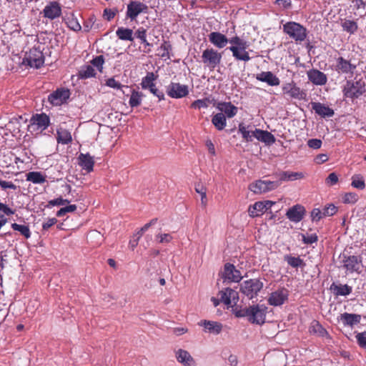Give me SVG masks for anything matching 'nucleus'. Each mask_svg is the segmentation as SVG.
I'll return each mask as SVG.
<instances>
[{"label": "nucleus", "mask_w": 366, "mask_h": 366, "mask_svg": "<svg viewBox=\"0 0 366 366\" xmlns=\"http://www.w3.org/2000/svg\"><path fill=\"white\" fill-rule=\"evenodd\" d=\"M232 44L228 49L232 51V56L238 61H248L250 60L249 53L246 49L249 47V43L237 36L230 39Z\"/></svg>", "instance_id": "1"}, {"label": "nucleus", "mask_w": 366, "mask_h": 366, "mask_svg": "<svg viewBox=\"0 0 366 366\" xmlns=\"http://www.w3.org/2000/svg\"><path fill=\"white\" fill-rule=\"evenodd\" d=\"M263 286V282L259 279H250L243 281L239 285V290L244 295L252 300L257 296Z\"/></svg>", "instance_id": "2"}, {"label": "nucleus", "mask_w": 366, "mask_h": 366, "mask_svg": "<svg viewBox=\"0 0 366 366\" xmlns=\"http://www.w3.org/2000/svg\"><path fill=\"white\" fill-rule=\"evenodd\" d=\"M267 307L264 305H253L248 307V321L252 324L262 325L265 322Z\"/></svg>", "instance_id": "3"}, {"label": "nucleus", "mask_w": 366, "mask_h": 366, "mask_svg": "<svg viewBox=\"0 0 366 366\" xmlns=\"http://www.w3.org/2000/svg\"><path fill=\"white\" fill-rule=\"evenodd\" d=\"M365 91V83L362 79L355 81H347L343 89L345 96L351 99L358 98Z\"/></svg>", "instance_id": "4"}, {"label": "nucleus", "mask_w": 366, "mask_h": 366, "mask_svg": "<svg viewBox=\"0 0 366 366\" xmlns=\"http://www.w3.org/2000/svg\"><path fill=\"white\" fill-rule=\"evenodd\" d=\"M284 31L297 41H302L307 36L306 29L296 22H287L283 26Z\"/></svg>", "instance_id": "5"}, {"label": "nucleus", "mask_w": 366, "mask_h": 366, "mask_svg": "<svg viewBox=\"0 0 366 366\" xmlns=\"http://www.w3.org/2000/svg\"><path fill=\"white\" fill-rule=\"evenodd\" d=\"M148 6L139 1H130L127 6L126 18L130 21H134L142 14H148Z\"/></svg>", "instance_id": "6"}, {"label": "nucleus", "mask_w": 366, "mask_h": 366, "mask_svg": "<svg viewBox=\"0 0 366 366\" xmlns=\"http://www.w3.org/2000/svg\"><path fill=\"white\" fill-rule=\"evenodd\" d=\"M44 62L43 53L36 48H33L26 54L23 59L22 64L29 66L30 67L39 69Z\"/></svg>", "instance_id": "7"}, {"label": "nucleus", "mask_w": 366, "mask_h": 366, "mask_svg": "<svg viewBox=\"0 0 366 366\" xmlns=\"http://www.w3.org/2000/svg\"><path fill=\"white\" fill-rule=\"evenodd\" d=\"M202 62L211 69H214L222 60V54L214 49H207L202 52Z\"/></svg>", "instance_id": "8"}, {"label": "nucleus", "mask_w": 366, "mask_h": 366, "mask_svg": "<svg viewBox=\"0 0 366 366\" xmlns=\"http://www.w3.org/2000/svg\"><path fill=\"white\" fill-rule=\"evenodd\" d=\"M282 92L284 95L291 99L305 100L307 98L306 92L298 87L294 81L285 84L282 86Z\"/></svg>", "instance_id": "9"}, {"label": "nucleus", "mask_w": 366, "mask_h": 366, "mask_svg": "<svg viewBox=\"0 0 366 366\" xmlns=\"http://www.w3.org/2000/svg\"><path fill=\"white\" fill-rule=\"evenodd\" d=\"M49 125V117L46 114L42 113L36 114L32 117L29 125V130L30 132H35L36 130H44Z\"/></svg>", "instance_id": "10"}, {"label": "nucleus", "mask_w": 366, "mask_h": 366, "mask_svg": "<svg viewBox=\"0 0 366 366\" xmlns=\"http://www.w3.org/2000/svg\"><path fill=\"white\" fill-rule=\"evenodd\" d=\"M167 93L172 98H182L189 94L188 86L172 82L167 86Z\"/></svg>", "instance_id": "11"}, {"label": "nucleus", "mask_w": 366, "mask_h": 366, "mask_svg": "<svg viewBox=\"0 0 366 366\" xmlns=\"http://www.w3.org/2000/svg\"><path fill=\"white\" fill-rule=\"evenodd\" d=\"M69 89H58L48 96V102L52 106H61L69 98Z\"/></svg>", "instance_id": "12"}, {"label": "nucleus", "mask_w": 366, "mask_h": 366, "mask_svg": "<svg viewBox=\"0 0 366 366\" xmlns=\"http://www.w3.org/2000/svg\"><path fill=\"white\" fill-rule=\"evenodd\" d=\"M306 214L305 208L301 204H295L288 209L286 217L292 222H300Z\"/></svg>", "instance_id": "13"}, {"label": "nucleus", "mask_w": 366, "mask_h": 366, "mask_svg": "<svg viewBox=\"0 0 366 366\" xmlns=\"http://www.w3.org/2000/svg\"><path fill=\"white\" fill-rule=\"evenodd\" d=\"M274 203L272 201L257 202L249 207L248 212L250 217H254L262 214Z\"/></svg>", "instance_id": "14"}, {"label": "nucleus", "mask_w": 366, "mask_h": 366, "mask_svg": "<svg viewBox=\"0 0 366 366\" xmlns=\"http://www.w3.org/2000/svg\"><path fill=\"white\" fill-rule=\"evenodd\" d=\"M289 296V291L285 288H282L271 293L268 302L270 305L280 306L284 304Z\"/></svg>", "instance_id": "15"}, {"label": "nucleus", "mask_w": 366, "mask_h": 366, "mask_svg": "<svg viewBox=\"0 0 366 366\" xmlns=\"http://www.w3.org/2000/svg\"><path fill=\"white\" fill-rule=\"evenodd\" d=\"M43 15L45 18L53 20L58 18L61 14V8L60 4L55 1H50L43 9Z\"/></svg>", "instance_id": "16"}, {"label": "nucleus", "mask_w": 366, "mask_h": 366, "mask_svg": "<svg viewBox=\"0 0 366 366\" xmlns=\"http://www.w3.org/2000/svg\"><path fill=\"white\" fill-rule=\"evenodd\" d=\"M355 69L356 65L351 64L350 61L344 59L342 56L338 57L336 60L335 71H337L339 74L350 73L352 74Z\"/></svg>", "instance_id": "17"}, {"label": "nucleus", "mask_w": 366, "mask_h": 366, "mask_svg": "<svg viewBox=\"0 0 366 366\" xmlns=\"http://www.w3.org/2000/svg\"><path fill=\"white\" fill-rule=\"evenodd\" d=\"M209 41L217 48L222 49L229 43L230 39H227V36L218 31H212L209 36Z\"/></svg>", "instance_id": "18"}, {"label": "nucleus", "mask_w": 366, "mask_h": 366, "mask_svg": "<svg viewBox=\"0 0 366 366\" xmlns=\"http://www.w3.org/2000/svg\"><path fill=\"white\" fill-rule=\"evenodd\" d=\"M223 277L225 280L235 282H239L242 279L240 272L236 269L235 267L230 263L225 264Z\"/></svg>", "instance_id": "19"}, {"label": "nucleus", "mask_w": 366, "mask_h": 366, "mask_svg": "<svg viewBox=\"0 0 366 366\" xmlns=\"http://www.w3.org/2000/svg\"><path fill=\"white\" fill-rule=\"evenodd\" d=\"M343 267L348 271L352 272H358L360 267L361 259H359L357 256L351 255L348 257H345L343 259Z\"/></svg>", "instance_id": "20"}, {"label": "nucleus", "mask_w": 366, "mask_h": 366, "mask_svg": "<svg viewBox=\"0 0 366 366\" xmlns=\"http://www.w3.org/2000/svg\"><path fill=\"white\" fill-rule=\"evenodd\" d=\"M176 357L180 363L184 366H195L196 362L191 355L184 350L179 349L176 352Z\"/></svg>", "instance_id": "21"}, {"label": "nucleus", "mask_w": 366, "mask_h": 366, "mask_svg": "<svg viewBox=\"0 0 366 366\" xmlns=\"http://www.w3.org/2000/svg\"><path fill=\"white\" fill-rule=\"evenodd\" d=\"M312 108L315 113L323 118L331 117L334 115L333 109L320 102H312Z\"/></svg>", "instance_id": "22"}, {"label": "nucleus", "mask_w": 366, "mask_h": 366, "mask_svg": "<svg viewBox=\"0 0 366 366\" xmlns=\"http://www.w3.org/2000/svg\"><path fill=\"white\" fill-rule=\"evenodd\" d=\"M307 74L310 81L316 85H324L327 82L326 75L317 69H312Z\"/></svg>", "instance_id": "23"}, {"label": "nucleus", "mask_w": 366, "mask_h": 366, "mask_svg": "<svg viewBox=\"0 0 366 366\" xmlns=\"http://www.w3.org/2000/svg\"><path fill=\"white\" fill-rule=\"evenodd\" d=\"M257 79L267 83L270 86H278L280 83V79L271 71H262L257 74Z\"/></svg>", "instance_id": "24"}, {"label": "nucleus", "mask_w": 366, "mask_h": 366, "mask_svg": "<svg viewBox=\"0 0 366 366\" xmlns=\"http://www.w3.org/2000/svg\"><path fill=\"white\" fill-rule=\"evenodd\" d=\"M217 108L222 113H224L228 118H232L237 112V107L231 102H219L217 105Z\"/></svg>", "instance_id": "25"}, {"label": "nucleus", "mask_w": 366, "mask_h": 366, "mask_svg": "<svg viewBox=\"0 0 366 366\" xmlns=\"http://www.w3.org/2000/svg\"><path fill=\"white\" fill-rule=\"evenodd\" d=\"M79 164L88 172L93 170L94 161L89 154H80L78 157Z\"/></svg>", "instance_id": "26"}, {"label": "nucleus", "mask_w": 366, "mask_h": 366, "mask_svg": "<svg viewBox=\"0 0 366 366\" xmlns=\"http://www.w3.org/2000/svg\"><path fill=\"white\" fill-rule=\"evenodd\" d=\"M340 320L342 321L344 325L353 327L355 325L360 323L361 320V315L345 312L341 314Z\"/></svg>", "instance_id": "27"}, {"label": "nucleus", "mask_w": 366, "mask_h": 366, "mask_svg": "<svg viewBox=\"0 0 366 366\" xmlns=\"http://www.w3.org/2000/svg\"><path fill=\"white\" fill-rule=\"evenodd\" d=\"M203 326L206 332L218 335L222 330V325L217 322L204 320L199 323Z\"/></svg>", "instance_id": "28"}, {"label": "nucleus", "mask_w": 366, "mask_h": 366, "mask_svg": "<svg viewBox=\"0 0 366 366\" xmlns=\"http://www.w3.org/2000/svg\"><path fill=\"white\" fill-rule=\"evenodd\" d=\"M256 139L268 145L275 142V137L273 134L267 131L255 129Z\"/></svg>", "instance_id": "29"}, {"label": "nucleus", "mask_w": 366, "mask_h": 366, "mask_svg": "<svg viewBox=\"0 0 366 366\" xmlns=\"http://www.w3.org/2000/svg\"><path fill=\"white\" fill-rule=\"evenodd\" d=\"M304 175L302 172H282L277 174V177L280 183L282 182L294 181L303 178Z\"/></svg>", "instance_id": "30"}, {"label": "nucleus", "mask_w": 366, "mask_h": 366, "mask_svg": "<svg viewBox=\"0 0 366 366\" xmlns=\"http://www.w3.org/2000/svg\"><path fill=\"white\" fill-rule=\"evenodd\" d=\"M330 290L336 296L342 295L346 296L351 293L352 287L347 285H336L332 283L330 286Z\"/></svg>", "instance_id": "31"}, {"label": "nucleus", "mask_w": 366, "mask_h": 366, "mask_svg": "<svg viewBox=\"0 0 366 366\" xmlns=\"http://www.w3.org/2000/svg\"><path fill=\"white\" fill-rule=\"evenodd\" d=\"M68 27L75 31H80L81 26L74 14H69L63 19Z\"/></svg>", "instance_id": "32"}, {"label": "nucleus", "mask_w": 366, "mask_h": 366, "mask_svg": "<svg viewBox=\"0 0 366 366\" xmlns=\"http://www.w3.org/2000/svg\"><path fill=\"white\" fill-rule=\"evenodd\" d=\"M116 34L118 38L124 41H133V31L131 29L119 27L116 31Z\"/></svg>", "instance_id": "33"}, {"label": "nucleus", "mask_w": 366, "mask_h": 366, "mask_svg": "<svg viewBox=\"0 0 366 366\" xmlns=\"http://www.w3.org/2000/svg\"><path fill=\"white\" fill-rule=\"evenodd\" d=\"M212 122L218 130H222L226 127V117L225 115L222 113H217L213 116Z\"/></svg>", "instance_id": "34"}, {"label": "nucleus", "mask_w": 366, "mask_h": 366, "mask_svg": "<svg viewBox=\"0 0 366 366\" xmlns=\"http://www.w3.org/2000/svg\"><path fill=\"white\" fill-rule=\"evenodd\" d=\"M264 180H258L249 185V189L256 194L265 193L268 192Z\"/></svg>", "instance_id": "35"}, {"label": "nucleus", "mask_w": 366, "mask_h": 366, "mask_svg": "<svg viewBox=\"0 0 366 366\" xmlns=\"http://www.w3.org/2000/svg\"><path fill=\"white\" fill-rule=\"evenodd\" d=\"M238 132L241 133L242 138L247 142H252L253 138H256L255 129L249 131L243 124L239 125Z\"/></svg>", "instance_id": "36"}, {"label": "nucleus", "mask_w": 366, "mask_h": 366, "mask_svg": "<svg viewBox=\"0 0 366 366\" xmlns=\"http://www.w3.org/2000/svg\"><path fill=\"white\" fill-rule=\"evenodd\" d=\"M26 180L34 184H42L46 182L45 177L39 172H30L27 173Z\"/></svg>", "instance_id": "37"}, {"label": "nucleus", "mask_w": 366, "mask_h": 366, "mask_svg": "<svg viewBox=\"0 0 366 366\" xmlns=\"http://www.w3.org/2000/svg\"><path fill=\"white\" fill-rule=\"evenodd\" d=\"M56 139L58 143L66 144L71 142L72 138L69 132L66 129H59L57 131Z\"/></svg>", "instance_id": "38"}, {"label": "nucleus", "mask_w": 366, "mask_h": 366, "mask_svg": "<svg viewBox=\"0 0 366 366\" xmlns=\"http://www.w3.org/2000/svg\"><path fill=\"white\" fill-rule=\"evenodd\" d=\"M144 95L139 92L132 90L129 104L131 107H137L141 104L142 99Z\"/></svg>", "instance_id": "39"}, {"label": "nucleus", "mask_w": 366, "mask_h": 366, "mask_svg": "<svg viewBox=\"0 0 366 366\" xmlns=\"http://www.w3.org/2000/svg\"><path fill=\"white\" fill-rule=\"evenodd\" d=\"M194 189L196 192L200 194L201 196V204L205 207L207 204V189L201 183H197L195 184Z\"/></svg>", "instance_id": "40"}, {"label": "nucleus", "mask_w": 366, "mask_h": 366, "mask_svg": "<svg viewBox=\"0 0 366 366\" xmlns=\"http://www.w3.org/2000/svg\"><path fill=\"white\" fill-rule=\"evenodd\" d=\"M342 27L344 31L350 33V34H355L358 29L357 24L351 20H345L342 23Z\"/></svg>", "instance_id": "41"}, {"label": "nucleus", "mask_w": 366, "mask_h": 366, "mask_svg": "<svg viewBox=\"0 0 366 366\" xmlns=\"http://www.w3.org/2000/svg\"><path fill=\"white\" fill-rule=\"evenodd\" d=\"M96 74L95 70L91 65L84 66L79 70V76L81 79H87L94 76Z\"/></svg>", "instance_id": "42"}, {"label": "nucleus", "mask_w": 366, "mask_h": 366, "mask_svg": "<svg viewBox=\"0 0 366 366\" xmlns=\"http://www.w3.org/2000/svg\"><path fill=\"white\" fill-rule=\"evenodd\" d=\"M155 80V76L153 72H148L147 76L142 79L141 86L142 89H147L153 86L154 81Z\"/></svg>", "instance_id": "43"}, {"label": "nucleus", "mask_w": 366, "mask_h": 366, "mask_svg": "<svg viewBox=\"0 0 366 366\" xmlns=\"http://www.w3.org/2000/svg\"><path fill=\"white\" fill-rule=\"evenodd\" d=\"M352 4L351 5V7H352L353 10H355L356 11L354 12V14L355 16H362V13L365 9V3L363 1V0H353Z\"/></svg>", "instance_id": "44"}, {"label": "nucleus", "mask_w": 366, "mask_h": 366, "mask_svg": "<svg viewBox=\"0 0 366 366\" xmlns=\"http://www.w3.org/2000/svg\"><path fill=\"white\" fill-rule=\"evenodd\" d=\"M11 228L15 231L19 232L26 239L29 238L31 236L30 229L26 225H21L16 223H13L11 224Z\"/></svg>", "instance_id": "45"}, {"label": "nucleus", "mask_w": 366, "mask_h": 366, "mask_svg": "<svg viewBox=\"0 0 366 366\" xmlns=\"http://www.w3.org/2000/svg\"><path fill=\"white\" fill-rule=\"evenodd\" d=\"M171 50H172L171 44L169 41H164L160 47L159 48V55L162 58L167 57V58L169 59V57H170L169 52Z\"/></svg>", "instance_id": "46"}, {"label": "nucleus", "mask_w": 366, "mask_h": 366, "mask_svg": "<svg viewBox=\"0 0 366 366\" xmlns=\"http://www.w3.org/2000/svg\"><path fill=\"white\" fill-rule=\"evenodd\" d=\"M285 260L288 264L295 268H297L303 264V260L298 257H295L290 255H286L285 256Z\"/></svg>", "instance_id": "47"}, {"label": "nucleus", "mask_w": 366, "mask_h": 366, "mask_svg": "<svg viewBox=\"0 0 366 366\" xmlns=\"http://www.w3.org/2000/svg\"><path fill=\"white\" fill-rule=\"evenodd\" d=\"M210 100L207 98L203 99H197L192 102L191 104V107L194 109H202V108H207L209 106Z\"/></svg>", "instance_id": "48"}, {"label": "nucleus", "mask_w": 366, "mask_h": 366, "mask_svg": "<svg viewBox=\"0 0 366 366\" xmlns=\"http://www.w3.org/2000/svg\"><path fill=\"white\" fill-rule=\"evenodd\" d=\"M358 200V196L356 193H346L343 197V202L345 204H355Z\"/></svg>", "instance_id": "49"}, {"label": "nucleus", "mask_w": 366, "mask_h": 366, "mask_svg": "<svg viewBox=\"0 0 366 366\" xmlns=\"http://www.w3.org/2000/svg\"><path fill=\"white\" fill-rule=\"evenodd\" d=\"M156 238L161 244L169 243L173 239L172 236L169 233L158 234L156 235Z\"/></svg>", "instance_id": "50"}, {"label": "nucleus", "mask_w": 366, "mask_h": 366, "mask_svg": "<svg viewBox=\"0 0 366 366\" xmlns=\"http://www.w3.org/2000/svg\"><path fill=\"white\" fill-rule=\"evenodd\" d=\"M302 242L307 244H311L316 242L318 240L317 235L316 234H312L306 236L304 234H301Z\"/></svg>", "instance_id": "51"}, {"label": "nucleus", "mask_w": 366, "mask_h": 366, "mask_svg": "<svg viewBox=\"0 0 366 366\" xmlns=\"http://www.w3.org/2000/svg\"><path fill=\"white\" fill-rule=\"evenodd\" d=\"M135 36L141 40L142 43L147 42V30L143 27L139 28L134 34Z\"/></svg>", "instance_id": "52"}, {"label": "nucleus", "mask_w": 366, "mask_h": 366, "mask_svg": "<svg viewBox=\"0 0 366 366\" xmlns=\"http://www.w3.org/2000/svg\"><path fill=\"white\" fill-rule=\"evenodd\" d=\"M352 186L355 188L363 189L365 187V184L362 178L357 177H352Z\"/></svg>", "instance_id": "53"}, {"label": "nucleus", "mask_w": 366, "mask_h": 366, "mask_svg": "<svg viewBox=\"0 0 366 366\" xmlns=\"http://www.w3.org/2000/svg\"><path fill=\"white\" fill-rule=\"evenodd\" d=\"M355 337L360 347L366 348V331L357 333Z\"/></svg>", "instance_id": "54"}, {"label": "nucleus", "mask_w": 366, "mask_h": 366, "mask_svg": "<svg viewBox=\"0 0 366 366\" xmlns=\"http://www.w3.org/2000/svg\"><path fill=\"white\" fill-rule=\"evenodd\" d=\"M337 211V208L334 204H329L325 207L322 211L324 217H330L334 215Z\"/></svg>", "instance_id": "55"}, {"label": "nucleus", "mask_w": 366, "mask_h": 366, "mask_svg": "<svg viewBox=\"0 0 366 366\" xmlns=\"http://www.w3.org/2000/svg\"><path fill=\"white\" fill-rule=\"evenodd\" d=\"M234 313L237 317H247L248 319V307H236L234 309Z\"/></svg>", "instance_id": "56"}, {"label": "nucleus", "mask_w": 366, "mask_h": 366, "mask_svg": "<svg viewBox=\"0 0 366 366\" xmlns=\"http://www.w3.org/2000/svg\"><path fill=\"white\" fill-rule=\"evenodd\" d=\"M226 290H227V294L230 300V305L232 304V301L234 302V304H236L239 300V295H238L237 292H236L235 290H234L231 288H229V287L226 288Z\"/></svg>", "instance_id": "57"}, {"label": "nucleus", "mask_w": 366, "mask_h": 366, "mask_svg": "<svg viewBox=\"0 0 366 366\" xmlns=\"http://www.w3.org/2000/svg\"><path fill=\"white\" fill-rule=\"evenodd\" d=\"M323 217L322 212L318 208H315L311 212V218L313 222H317Z\"/></svg>", "instance_id": "58"}, {"label": "nucleus", "mask_w": 366, "mask_h": 366, "mask_svg": "<svg viewBox=\"0 0 366 366\" xmlns=\"http://www.w3.org/2000/svg\"><path fill=\"white\" fill-rule=\"evenodd\" d=\"M104 57L102 55L97 56L92 59V64L94 66H96L100 71H102V65L104 64Z\"/></svg>", "instance_id": "59"}, {"label": "nucleus", "mask_w": 366, "mask_h": 366, "mask_svg": "<svg viewBox=\"0 0 366 366\" xmlns=\"http://www.w3.org/2000/svg\"><path fill=\"white\" fill-rule=\"evenodd\" d=\"M69 201L67 199H64L61 197L56 198L55 199L50 200L48 203L47 207H52V206H59V205H64L66 203H69Z\"/></svg>", "instance_id": "60"}, {"label": "nucleus", "mask_w": 366, "mask_h": 366, "mask_svg": "<svg viewBox=\"0 0 366 366\" xmlns=\"http://www.w3.org/2000/svg\"><path fill=\"white\" fill-rule=\"evenodd\" d=\"M117 11H118L117 9H115L114 11H113L110 9H105L104 10L103 16L107 21H111L112 19H114V17L117 14Z\"/></svg>", "instance_id": "61"}, {"label": "nucleus", "mask_w": 366, "mask_h": 366, "mask_svg": "<svg viewBox=\"0 0 366 366\" xmlns=\"http://www.w3.org/2000/svg\"><path fill=\"white\" fill-rule=\"evenodd\" d=\"M313 328L314 331L318 333L322 337L328 335L327 330L325 328H323L322 326L319 324V322H315V325H313Z\"/></svg>", "instance_id": "62"}, {"label": "nucleus", "mask_w": 366, "mask_h": 366, "mask_svg": "<svg viewBox=\"0 0 366 366\" xmlns=\"http://www.w3.org/2000/svg\"><path fill=\"white\" fill-rule=\"evenodd\" d=\"M309 147L317 149L321 147L322 141L318 139H311L307 142Z\"/></svg>", "instance_id": "63"}, {"label": "nucleus", "mask_w": 366, "mask_h": 366, "mask_svg": "<svg viewBox=\"0 0 366 366\" xmlns=\"http://www.w3.org/2000/svg\"><path fill=\"white\" fill-rule=\"evenodd\" d=\"M149 91L151 93H152L154 96H156L159 101L164 99V94L162 92L158 90L156 88L155 84H153V86L150 87Z\"/></svg>", "instance_id": "64"}]
</instances>
